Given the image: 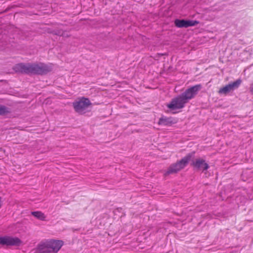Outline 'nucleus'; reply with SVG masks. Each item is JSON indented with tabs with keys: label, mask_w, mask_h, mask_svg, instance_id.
Here are the masks:
<instances>
[{
	"label": "nucleus",
	"mask_w": 253,
	"mask_h": 253,
	"mask_svg": "<svg viewBox=\"0 0 253 253\" xmlns=\"http://www.w3.org/2000/svg\"><path fill=\"white\" fill-rule=\"evenodd\" d=\"M32 214L33 216L41 220H45L46 217L44 214L41 211H34L32 212Z\"/></svg>",
	"instance_id": "11"
},
{
	"label": "nucleus",
	"mask_w": 253,
	"mask_h": 253,
	"mask_svg": "<svg viewBox=\"0 0 253 253\" xmlns=\"http://www.w3.org/2000/svg\"><path fill=\"white\" fill-rule=\"evenodd\" d=\"M198 22L196 21L185 20H176L175 24L178 27H188L195 26Z\"/></svg>",
	"instance_id": "9"
},
{
	"label": "nucleus",
	"mask_w": 253,
	"mask_h": 253,
	"mask_svg": "<svg viewBox=\"0 0 253 253\" xmlns=\"http://www.w3.org/2000/svg\"><path fill=\"white\" fill-rule=\"evenodd\" d=\"M192 165L200 170H205L209 168L208 164L202 158L197 159L192 163Z\"/></svg>",
	"instance_id": "8"
},
{
	"label": "nucleus",
	"mask_w": 253,
	"mask_h": 253,
	"mask_svg": "<svg viewBox=\"0 0 253 253\" xmlns=\"http://www.w3.org/2000/svg\"><path fill=\"white\" fill-rule=\"evenodd\" d=\"M91 103L88 98L81 97L77 98L73 103L75 110L80 114H84L89 111Z\"/></svg>",
	"instance_id": "4"
},
{
	"label": "nucleus",
	"mask_w": 253,
	"mask_h": 253,
	"mask_svg": "<svg viewBox=\"0 0 253 253\" xmlns=\"http://www.w3.org/2000/svg\"><path fill=\"white\" fill-rule=\"evenodd\" d=\"M3 112V108L2 107H0V114H1Z\"/></svg>",
	"instance_id": "12"
},
{
	"label": "nucleus",
	"mask_w": 253,
	"mask_h": 253,
	"mask_svg": "<svg viewBox=\"0 0 253 253\" xmlns=\"http://www.w3.org/2000/svg\"><path fill=\"white\" fill-rule=\"evenodd\" d=\"M241 82L242 81L240 79H238L235 82L231 83L228 85L221 88L219 90V93L220 94H226L227 93L237 88L241 84Z\"/></svg>",
	"instance_id": "6"
},
{
	"label": "nucleus",
	"mask_w": 253,
	"mask_h": 253,
	"mask_svg": "<svg viewBox=\"0 0 253 253\" xmlns=\"http://www.w3.org/2000/svg\"><path fill=\"white\" fill-rule=\"evenodd\" d=\"M63 244V242L60 240H46L40 243L38 251L40 253H57Z\"/></svg>",
	"instance_id": "3"
},
{
	"label": "nucleus",
	"mask_w": 253,
	"mask_h": 253,
	"mask_svg": "<svg viewBox=\"0 0 253 253\" xmlns=\"http://www.w3.org/2000/svg\"><path fill=\"white\" fill-rule=\"evenodd\" d=\"M175 121L170 118H162L159 120V124L161 125H171L175 123Z\"/></svg>",
	"instance_id": "10"
},
{
	"label": "nucleus",
	"mask_w": 253,
	"mask_h": 253,
	"mask_svg": "<svg viewBox=\"0 0 253 253\" xmlns=\"http://www.w3.org/2000/svg\"><path fill=\"white\" fill-rule=\"evenodd\" d=\"M194 153L188 154L186 157L183 158L181 161L176 164L171 165L168 169L166 174L175 173L181 169H183L188 164L194 156Z\"/></svg>",
	"instance_id": "5"
},
{
	"label": "nucleus",
	"mask_w": 253,
	"mask_h": 253,
	"mask_svg": "<svg viewBox=\"0 0 253 253\" xmlns=\"http://www.w3.org/2000/svg\"><path fill=\"white\" fill-rule=\"evenodd\" d=\"M15 70L16 72L42 74L50 71L51 68L42 63L34 65L19 64L15 66Z\"/></svg>",
	"instance_id": "2"
},
{
	"label": "nucleus",
	"mask_w": 253,
	"mask_h": 253,
	"mask_svg": "<svg viewBox=\"0 0 253 253\" xmlns=\"http://www.w3.org/2000/svg\"><path fill=\"white\" fill-rule=\"evenodd\" d=\"M201 88L200 85L191 87L186 90L181 96L173 99L170 103L168 104V107L171 111L182 108L189 100L196 95Z\"/></svg>",
	"instance_id": "1"
},
{
	"label": "nucleus",
	"mask_w": 253,
	"mask_h": 253,
	"mask_svg": "<svg viewBox=\"0 0 253 253\" xmlns=\"http://www.w3.org/2000/svg\"><path fill=\"white\" fill-rule=\"evenodd\" d=\"M20 240L18 238H12L8 236L0 237V245H19Z\"/></svg>",
	"instance_id": "7"
}]
</instances>
